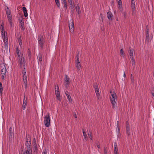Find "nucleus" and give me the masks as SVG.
Wrapping results in <instances>:
<instances>
[{
  "mask_svg": "<svg viewBox=\"0 0 154 154\" xmlns=\"http://www.w3.org/2000/svg\"><path fill=\"white\" fill-rule=\"evenodd\" d=\"M22 55L18 57V59L20 66L22 68L23 67H24L22 70V75L23 77V82L24 84V87L26 89L27 88V80L26 70L25 67L26 66L25 59L23 55Z\"/></svg>",
  "mask_w": 154,
  "mask_h": 154,
  "instance_id": "nucleus-1",
  "label": "nucleus"
},
{
  "mask_svg": "<svg viewBox=\"0 0 154 154\" xmlns=\"http://www.w3.org/2000/svg\"><path fill=\"white\" fill-rule=\"evenodd\" d=\"M128 51L129 55L130 58L131 59V61L132 65L133 67L135 66V61L134 54H135L134 49L132 48L131 47H129L128 50Z\"/></svg>",
  "mask_w": 154,
  "mask_h": 154,
  "instance_id": "nucleus-2",
  "label": "nucleus"
},
{
  "mask_svg": "<svg viewBox=\"0 0 154 154\" xmlns=\"http://www.w3.org/2000/svg\"><path fill=\"white\" fill-rule=\"evenodd\" d=\"M110 93L111 94L112 96V97H110V101L112 104V108H115L117 106L116 101L117 100V98L116 94L115 92H112L111 91L110 92Z\"/></svg>",
  "mask_w": 154,
  "mask_h": 154,
  "instance_id": "nucleus-3",
  "label": "nucleus"
},
{
  "mask_svg": "<svg viewBox=\"0 0 154 154\" xmlns=\"http://www.w3.org/2000/svg\"><path fill=\"white\" fill-rule=\"evenodd\" d=\"M50 120L49 113H48L44 117V123L46 127H49L50 126Z\"/></svg>",
  "mask_w": 154,
  "mask_h": 154,
  "instance_id": "nucleus-4",
  "label": "nucleus"
},
{
  "mask_svg": "<svg viewBox=\"0 0 154 154\" xmlns=\"http://www.w3.org/2000/svg\"><path fill=\"white\" fill-rule=\"evenodd\" d=\"M0 69H1V74H2L3 78L4 76H5L7 72L6 67L3 63L0 65Z\"/></svg>",
  "mask_w": 154,
  "mask_h": 154,
  "instance_id": "nucleus-5",
  "label": "nucleus"
},
{
  "mask_svg": "<svg viewBox=\"0 0 154 154\" xmlns=\"http://www.w3.org/2000/svg\"><path fill=\"white\" fill-rule=\"evenodd\" d=\"M55 92L57 99L59 101H61V98L60 97V92L58 85L55 86Z\"/></svg>",
  "mask_w": 154,
  "mask_h": 154,
  "instance_id": "nucleus-6",
  "label": "nucleus"
},
{
  "mask_svg": "<svg viewBox=\"0 0 154 154\" xmlns=\"http://www.w3.org/2000/svg\"><path fill=\"white\" fill-rule=\"evenodd\" d=\"M131 5L132 9V15L134 16L135 15V6L134 0H131Z\"/></svg>",
  "mask_w": 154,
  "mask_h": 154,
  "instance_id": "nucleus-7",
  "label": "nucleus"
},
{
  "mask_svg": "<svg viewBox=\"0 0 154 154\" xmlns=\"http://www.w3.org/2000/svg\"><path fill=\"white\" fill-rule=\"evenodd\" d=\"M44 39L42 36H39L38 38V43L42 48L44 45Z\"/></svg>",
  "mask_w": 154,
  "mask_h": 154,
  "instance_id": "nucleus-8",
  "label": "nucleus"
},
{
  "mask_svg": "<svg viewBox=\"0 0 154 154\" xmlns=\"http://www.w3.org/2000/svg\"><path fill=\"white\" fill-rule=\"evenodd\" d=\"M69 26L70 32H73L74 29L73 20H71L70 21L69 23Z\"/></svg>",
  "mask_w": 154,
  "mask_h": 154,
  "instance_id": "nucleus-9",
  "label": "nucleus"
},
{
  "mask_svg": "<svg viewBox=\"0 0 154 154\" xmlns=\"http://www.w3.org/2000/svg\"><path fill=\"white\" fill-rule=\"evenodd\" d=\"M5 11L7 15L8 18L10 19L12 17L11 11L8 7L6 6L5 8Z\"/></svg>",
  "mask_w": 154,
  "mask_h": 154,
  "instance_id": "nucleus-10",
  "label": "nucleus"
},
{
  "mask_svg": "<svg viewBox=\"0 0 154 154\" xmlns=\"http://www.w3.org/2000/svg\"><path fill=\"white\" fill-rule=\"evenodd\" d=\"M126 134L128 136L130 135V128L129 127V125L128 122L127 121L126 125Z\"/></svg>",
  "mask_w": 154,
  "mask_h": 154,
  "instance_id": "nucleus-11",
  "label": "nucleus"
},
{
  "mask_svg": "<svg viewBox=\"0 0 154 154\" xmlns=\"http://www.w3.org/2000/svg\"><path fill=\"white\" fill-rule=\"evenodd\" d=\"M27 103V98H25V95L24 96V99L23 100V110H24L26 107V106Z\"/></svg>",
  "mask_w": 154,
  "mask_h": 154,
  "instance_id": "nucleus-12",
  "label": "nucleus"
},
{
  "mask_svg": "<svg viewBox=\"0 0 154 154\" xmlns=\"http://www.w3.org/2000/svg\"><path fill=\"white\" fill-rule=\"evenodd\" d=\"M107 17L109 20H111L113 18V15L110 11H109L107 14Z\"/></svg>",
  "mask_w": 154,
  "mask_h": 154,
  "instance_id": "nucleus-13",
  "label": "nucleus"
},
{
  "mask_svg": "<svg viewBox=\"0 0 154 154\" xmlns=\"http://www.w3.org/2000/svg\"><path fill=\"white\" fill-rule=\"evenodd\" d=\"M65 86L66 87L67 86V85H69V78L68 77L67 75H65Z\"/></svg>",
  "mask_w": 154,
  "mask_h": 154,
  "instance_id": "nucleus-14",
  "label": "nucleus"
},
{
  "mask_svg": "<svg viewBox=\"0 0 154 154\" xmlns=\"http://www.w3.org/2000/svg\"><path fill=\"white\" fill-rule=\"evenodd\" d=\"M117 143L116 142H115L114 143V153L115 154H119L118 150L117 149Z\"/></svg>",
  "mask_w": 154,
  "mask_h": 154,
  "instance_id": "nucleus-15",
  "label": "nucleus"
},
{
  "mask_svg": "<svg viewBox=\"0 0 154 154\" xmlns=\"http://www.w3.org/2000/svg\"><path fill=\"white\" fill-rule=\"evenodd\" d=\"M20 28L23 30H24L25 29L24 22L23 20H21L20 21Z\"/></svg>",
  "mask_w": 154,
  "mask_h": 154,
  "instance_id": "nucleus-16",
  "label": "nucleus"
},
{
  "mask_svg": "<svg viewBox=\"0 0 154 154\" xmlns=\"http://www.w3.org/2000/svg\"><path fill=\"white\" fill-rule=\"evenodd\" d=\"M82 131H83V136L84 137L83 140H85V141H87V140L88 139V136H87L86 133L85 132V131H84V130L83 129H82Z\"/></svg>",
  "mask_w": 154,
  "mask_h": 154,
  "instance_id": "nucleus-17",
  "label": "nucleus"
},
{
  "mask_svg": "<svg viewBox=\"0 0 154 154\" xmlns=\"http://www.w3.org/2000/svg\"><path fill=\"white\" fill-rule=\"evenodd\" d=\"M23 10L24 13V15L25 17H26L28 16V14L26 9V7H24L23 8Z\"/></svg>",
  "mask_w": 154,
  "mask_h": 154,
  "instance_id": "nucleus-18",
  "label": "nucleus"
},
{
  "mask_svg": "<svg viewBox=\"0 0 154 154\" xmlns=\"http://www.w3.org/2000/svg\"><path fill=\"white\" fill-rule=\"evenodd\" d=\"M65 94L67 97L69 101L70 102L72 101V99L71 96L69 94V92L68 91H66L65 92Z\"/></svg>",
  "mask_w": 154,
  "mask_h": 154,
  "instance_id": "nucleus-19",
  "label": "nucleus"
},
{
  "mask_svg": "<svg viewBox=\"0 0 154 154\" xmlns=\"http://www.w3.org/2000/svg\"><path fill=\"white\" fill-rule=\"evenodd\" d=\"M3 39L4 40L5 46H7L8 42L7 37L5 36V37L3 38Z\"/></svg>",
  "mask_w": 154,
  "mask_h": 154,
  "instance_id": "nucleus-20",
  "label": "nucleus"
},
{
  "mask_svg": "<svg viewBox=\"0 0 154 154\" xmlns=\"http://www.w3.org/2000/svg\"><path fill=\"white\" fill-rule=\"evenodd\" d=\"M76 67L78 71H79L81 68V64L80 63V62H77Z\"/></svg>",
  "mask_w": 154,
  "mask_h": 154,
  "instance_id": "nucleus-21",
  "label": "nucleus"
},
{
  "mask_svg": "<svg viewBox=\"0 0 154 154\" xmlns=\"http://www.w3.org/2000/svg\"><path fill=\"white\" fill-rule=\"evenodd\" d=\"M75 9L77 13L79 15L81 13V11L80 9V8L79 6H77L75 7Z\"/></svg>",
  "mask_w": 154,
  "mask_h": 154,
  "instance_id": "nucleus-22",
  "label": "nucleus"
},
{
  "mask_svg": "<svg viewBox=\"0 0 154 154\" xmlns=\"http://www.w3.org/2000/svg\"><path fill=\"white\" fill-rule=\"evenodd\" d=\"M37 58L38 60L40 62H41L42 61V55L41 54L39 53L37 56Z\"/></svg>",
  "mask_w": 154,
  "mask_h": 154,
  "instance_id": "nucleus-23",
  "label": "nucleus"
},
{
  "mask_svg": "<svg viewBox=\"0 0 154 154\" xmlns=\"http://www.w3.org/2000/svg\"><path fill=\"white\" fill-rule=\"evenodd\" d=\"M16 51L17 52V55L18 56V57H20V56H22L23 54L20 53V50L18 49V48H17L16 49Z\"/></svg>",
  "mask_w": 154,
  "mask_h": 154,
  "instance_id": "nucleus-24",
  "label": "nucleus"
},
{
  "mask_svg": "<svg viewBox=\"0 0 154 154\" xmlns=\"http://www.w3.org/2000/svg\"><path fill=\"white\" fill-rule=\"evenodd\" d=\"M25 154H32V149H27L25 152Z\"/></svg>",
  "mask_w": 154,
  "mask_h": 154,
  "instance_id": "nucleus-25",
  "label": "nucleus"
},
{
  "mask_svg": "<svg viewBox=\"0 0 154 154\" xmlns=\"http://www.w3.org/2000/svg\"><path fill=\"white\" fill-rule=\"evenodd\" d=\"M120 55L121 57H125V54L122 49H121L120 50Z\"/></svg>",
  "mask_w": 154,
  "mask_h": 154,
  "instance_id": "nucleus-26",
  "label": "nucleus"
},
{
  "mask_svg": "<svg viewBox=\"0 0 154 154\" xmlns=\"http://www.w3.org/2000/svg\"><path fill=\"white\" fill-rule=\"evenodd\" d=\"M68 2L70 4V6L74 5L73 0H68Z\"/></svg>",
  "mask_w": 154,
  "mask_h": 154,
  "instance_id": "nucleus-27",
  "label": "nucleus"
},
{
  "mask_svg": "<svg viewBox=\"0 0 154 154\" xmlns=\"http://www.w3.org/2000/svg\"><path fill=\"white\" fill-rule=\"evenodd\" d=\"M123 16L124 20H126L127 18V14L125 12H123Z\"/></svg>",
  "mask_w": 154,
  "mask_h": 154,
  "instance_id": "nucleus-28",
  "label": "nucleus"
},
{
  "mask_svg": "<svg viewBox=\"0 0 154 154\" xmlns=\"http://www.w3.org/2000/svg\"><path fill=\"white\" fill-rule=\"evenodd\" d=\"M34 151H37L38 150L37 147V145H36V143H35L34 142Z\"/></svg>",
  "mask_w": 154,
  "mask_h": 154,
  "instance_id": "nucleus-29",
  "label": "nucleus"
},
{
  "mask_svg": "<svg viewBox=\"0 0 154 154\" xmlns=\"http://www.w3.org/2000/svg\"><path fill=\"white\" fill-rule=\"evenodd\" d=\"M88 136L89 137L90 139L91 140H92L93 138V137H92V133L91 131H89V133H88Z\"/></svg>",
  "mask_w": 154,
  "mask_h": 154,
  "instance_id": "nucleus-30",
  "label": "nucleus"
},
{
  "mask_svg": "<svg viewBox=\"0 0 154 154\" xmlns=\"http://www.w3.org/2000/svg\"><path fill=\"white\" fill-rule=\"evenodd\" d=\"M56 5L58 8H60V3L59 0H55Z\"/></svg>",
  "mask_w": 154,
  "mask_h": 154,
  "instance_id": "nucleus-31",
  "label": "nucleus"
},
{
  "mask_svg": "<svg viewBox=\"0 0 154 154\" xmlns=\"http://www.w3.org/2000/svg\"><path fill=\"white\" fill-rule=\"evenodd\" d=\"M8 21H9V23H10V26L11 27H12L13 25V23H12V17L11 18H10V19L8 18Z\"/></svg>",
  "mask_w": 154,
  "mask_h": 154,
  "instance_id": "nucleus-32",
  "label": "nucleus"
},
{
  "mask_svg": "<svg viewBox=\"0 0 154 154\" xmlns=\"http://www.w3.org/2000/svg\"><path fill=\"white\" fill-rule=\"evenodd\" d=\"M26 146L27 147V149H31V143H29L28 145H26Z\"/></svg>",
  "mask_w": 154,
  "mask_h": 154,
  "instance_id": "nucleus-33",
  "label": "nucleus"
},
{
  "mask_svg": "<svg viewBox=\"0 0 154 154\" xmlns=\"http://www.w3.org/2000/svg\"><path fill=\"white\" fill-rule=\"evenodd\" d=\"M13 136V133L12 132H9V137L11 139Z\"/></svg>",
  "mask_w": 154,
  "mask_h": 154,
  "instance_id": "nucleus-34",
  "label": "nucleus"
},
{
  "mask_svg": "<svg viewBox=\"0 0 154 154\" xmlns=\"http://www.w3.org/2000/svg\"><path fill=\"white\" fill-rule=\"evenodd\" d=\"M131 81L133 84H134V77L132 74L131 75Z\"/></svg>",
  "mask_w": 154,
  "mask_h": 154,
  "instance_id": "nucleus-35",
  "label": "nucleus"
},
{
  "mask_svg": "<svg viewBox=\"0 0 154 154\" xmlns=\"http://www.w3.org/2000/svg\"><path fill=\"white\" fill-rule=\"evenodd\" d=\"M95 144L97 146V148L99 149L100 148V143L99 142H96L95 143Z\"/></svg>",
  "mask_w": 154,
  "mask_h": 154,
  "instance_id": "nucleus-36",
  "label": "nucleus"
},
{
  "mask_svg": "<svg viewBox=\"0 0 154 154\" xmlns=\"http://www.w3.org/2000/svg\"><path fill=\"white\" fill-rule=\"evenodd\" d=\"M97 97V99L98 100H100L101 98V97L100 95V94H96Z\"/></svg>",
  "mask_w": 154,
  "mask_h": 154,
  "instance_id": "nucleus-37",
  "label": "nucleus"
},
{
  "mask_svg": "<svg viewBox=\"0 0 154 154\" xmlns=\"http://www.w3.org/2000/svg\"><path fill=\"white\" fill-rule=\"evenodd\" d=\"M3 91V88L2 86V84L0 82V94L1 92H2Z\"/></svg>",
  "mask_w": 154,
  "mask_h": 154,
  "instance_id": "nucleus-38",
  "label": "nucleus"
},
{
  "mask_svg": "<svg viewBox=\"0 0 154 154\" xmlns=\"http://www.w3.org/2000/svg\"><path fill=\"white\" fill-rule=\"evenodd\" d=\"M117 1L118 2V4L119 6V7L120 8V6H121L122 5V1H121V0H119Z\"/></svg>",
  "mask_w": 154,
  "mask_h": 154,
  "instance_id": "nucleus-39",
  "label": "nucleus"
},
{
  "mask_svg": "<svg viewBox=\"0 0 154 154\" xmlns=\"http://www.w3.org/2000/svg\"><path fill=\"white\" fill-rule=\"evenodd\" d=\"M93 87L95 89V90L99 89L98 85H97V84H95L94 85Z\"/></svg>",
  "mask_w": 154,
  "mask_h": 154,
  "instance_id": "nucleus-40",
  "label": "nucleus"
},
{
  "mask_svg": "<svg viewBox=\"0 0 154 154\" xmlns=\"http://www.w3.org/2000/svg\"><path fill=\"white\" fill-rule=\"evenodd\" d=\"M1 28V32H4V27L2 25H1V26L0 27Z\"/></svg>",
  "mask_w": 154,
  "mask_h": 154,
  "instance_id": "nucleus-41",
  "label": "nucleus"
},
{
  "mask_svg": "<svg viewBox=\"0 0 154 154\" xmlns=\"http://www.w3.org/2000/svg\"><path fill=\"white\" fill-rule=\"evenodd\" d=\"M70 7L71 8V11L72 12H73L74 10V5L70 6Z\"/></svg>",
  "mask_w": 154,
  "mask_h": 154,
  "instance_id": "nucleus-42",
  "label": "nucleus"
},
{
  "mask_svg": "<svg viewBox=\"0 0 154 154\" xmlns=\"http://www.w3.org/2000/svg\"><path fill=\"white\" fill-rule=\"evenodd\" d=\"M149 34H148V32L147 33H146V41L148 42V38H149Z\"/></svg>",
  "mask_w": 154,
  "mask_h": 154,
  "instance_id": "nucleus-43",
  "label": "nucleus"
},
{
  "mask_svg": "<svg viewBox=\"0 0 154 154\" xmlns=\"http://www.w3.org/2000/svg\"><path fill=\"white\" fill-rule=\"evenodd\" d=\"M116 131L117 134H119L120 131L119 127L116 128Z\"/></svg>",
  "mask_w": 154,
  "mask_h": 154,
  "instance_id": "nucleus-44",
  "label": "nucleus"
},
{
  "mask_svg": "<svg viewBox=\"0 0 154 154\" xmlns=\"http://www.w3.org/2000/svg\"><path fill=\"white\" fill-rule=\"evenodd\" d=\"M95 91L96 94H100L99 89L97 90H95Z\"/></svg>",
  "mask_w": 154,
  "mask_h": 154,
  "instance_id": "nucleus-45",
  "label": "nucleus"
},
{
  "mask_svg": "<svg viewBox=\"0 0 154 154\" xmlns=\"http://www.w3.org/2000/svg\"><path fill=\"white\" fill-rule=\"evenodd\" d=\"M1 33L2 35V36L3 38L5 37V36H6L5 35V31L4 32H1Z\"/></svg>",
  "mask_w": 154,
  "mask_h": 154,
  "instance_id": "nucleus-46",
  "label": "nucleus"
},
{
  "mask_svg": "<svg viewBox=\"0 0 154 154\" xmlns=\"http://www.w3.org/2000/svg\"><path fill=\"white\" fill-rule=\"evenodd\" d=\"M61 3L62 4H64L67 3L66 0H61Z\"/></svg>",
  "mask_w": 154,
  "mask_h": 154,
  "instance_id": "nucleus-47",
  "label": "nucleus"
},
{
  "mask_svg": "<svg viewBox=\"0 0 154 154\" xmlns=\"http://www.w3.org/2000/svg\"><path fill=\"white\" fill-rule=\"evenodd\" d=\"M63 4H64V7L65 8V9H66L67 8V3Z\"/></svg>",
  "mask_w": 154,
  "mask_h": 154,
  "instance_id": "nucleus-48",
  "label": "nucleus"
},
{
  "mask_svg": "<svg viewBox=\"0 0 154 154\" xmlns=\"http://www.w3.org/2000/svg\"><path fill=\"white\" fill-rule=\"evenodd\" d=\"M151 94L154 97V89L152 88V90L151 91Z\"/></svg>",
  "mask_w": 154,
  "mask_h": 154,
  "instance_id": "nucleus-49",
  "label": "nucleus"
},
{
  "mask_svg": "<svg viewBox=\"0 0 154 154\" xmlns=\"http://www.w3.org/2000/svg\"><path fill=\"white\" fill-rule=\"evenodd\" d=\"M117 128L119 127V122L118 121L117 122V125H116Z\"/></svg>",
  "mask_w": 154,
  "mask_h": 154,
  "instance_id": "nucleus-50",
  "label": "nucleus"
},
{
  "mask_svg": "<svg viewBox=\"0 0 154 154\" xmlns=\"http://www.w3.org/2000/svg\"><path fill=\"white\" fill-rule=\"evenodd\" d=\"M104 154H107V151L106 148L105 147L104 149Z\"/></svg>",
  "mask_w": 154,
  "mask_h": 154,
  "instance_id": "nucleus-51",
  "label": "nucleus"
},
{
  "mask_svg": "<svg viewBox=\"0 0 154 154\" xmlns=\"http://www.w3.org/2000/svg\"><path fill=\"white\" fill-rule=\"evenodd\" d=\"M19 43L20 45L21 46L22 44V42L21 40H19Z\"/></svg>",
  "mask_w": 154,
  "mask_h": 154,
  "instance_id": "nucleus-52",
  "label": "nucleus"
},
{
  "mask_svg": "<svg viewBox=\"0 0 154 154\" xmlns=\"http://www.w3.org/2000/svg\"><path fill=\"white\" fill-rule=\"evenodd\" d=\"M45 151H44L43 152H42V154H47V151H46V150L45 149Z\"/></svg>",
  "mask_w": 154,
  "mask_h": 154,
  "instance_id": "nucleus-53",
  "label": "nucleus"
},
{
  "mask_svg": "<svg viewBox=\"0 0 154 154\" xmlns=\"http://www.w3.org/2000/svg\"><path fill=\"white\" fill-rule=\"evenodd\" d=\"M9 132H12V128L11 127H10L9 128Z\"/></svg>",
  "mask_w": 154,
  "mask_h": 154,
  "instance_id": "nucleus-54",
  "label": "nucleus"
},
{
  "mask_svg": "<svg viewBox=\"0 0 154 154\" xmlns=\"http://www.w3.org/2000/svg\"><path fill=\"white\" fill-rule=\"evenodd\" d=\"M76 57H77V58H78V57L79 58V53H78V54H77Z\"/></svg>",
  "mask_w": 154,
  "mask_h": 154,
  "instance_id": "nucleus-55",
  "label": "nucleus"
},
{
  "mask_svg": "<svg viewBox=\"0 0 154 154\" xmlns=\"http://www.w3.org/2000/svg\"><path fill=\"white\" fill-rule=\"evenodd\" d=\"M77 62H79V58L78 57V58H77Z\"/></svg>",
  "mask_w": 154,
  "mask_h": 154,
  "instance_id": "nucleus-56",
  "label": "nucleus"
},
{
  "mask_svg": "<svg viewBox=\"0 0 154 154\" xmlns=\"http://www.w3.org/2000/svg\"><path fill=\"white\" fill-rule=\"evenodd\" d=\"M123 76L125 78V77H126V75H125V72H124V74L123 75Z\"/></svg>",
  "mask_w": 154,
  "mask_h": 154,
  "instance_id": "nucleus-57",
  "label": "nucleus"
},
{
  "mask_svg": "<svg viewBox=\"0 0 154 154\" xmlns=\"http://www.w3.org/2000/svg\"><path fill=\"white\" fill-rule=\"evenodd\" d=\"M75 118H77V116H76V114H75Z\"/></svg>",
  "mask_w": 154,
  "mask_h": 154,
  "instance_id": "nucleus-58",
  "label": "nucleus"
},
{
  "mask_svg": "<svg viewBox=\"0 0 154 154\" xmlns=\"http://www.w3.org/2000/svg\"><path fill=\"white\" fill-rule=\"evenodd\" d=\"M21 154H25V152H23V153H22Z\"/></svg>",
  "mask_w": 154,
  "mask_h": 154,
  "instance_id": "nucleus-59",
  "label": "nucleus"
},
{
  "mask_svg": "<svg viewBox=\"0 0 154 154\" xmlns=\"http://www.w3.org/2000/svg\"><path fill=\"white\" fill-rule=\"evenodd\" d=\"M2 92H1V94H0V95H2Z\"/></svg>",
  "mask_w": 154,
  "mask_h": 154,
  "instance_id": "nucleus-60",
  "label": "nucleus"
},
{
  "mask_svg": "<svg viewBox=\"0 0 154 154\" xmlns=\"http://www.w3.org/2000/svg\"><path fill=\"white\" fill-rule=\"evenodd\" d=\"M116 20H117V21H118V19H116Z\"/></svg>",
  "mask_w": 154,
  "mask_h": 154,
  "instance_id": "nucleus-61",
  "label": "nucleus"
},
{
  "mask_svg": "<svg viewBox=\"0 0 154 154\" xmlns=\"http://www.w3.org/2000/svg\"><path fill=\"white\" fill-rule=\"evenodd\" d=\"M26 142H27V143H28V141H26Z\"/></svg>",
  "mask_w": 154,
  "mask_h": 154,
  "instance_id": "nucleus-62",
  "label": "nucleus"
},
{
  "mask_svg": "<svg viewBox=\"0 0 154 154\" xmlns=\"http://www.w3.org/2000/svg\"><path fill=\"white\" fill-rule=\"evenodd\" d=\"M100 15H102V14H100Z\"/></svg>",
  "mask_w": 154,
  "mask_h": 154,
  "instance_id": "nucleus-63",
  "label": "nucleus"
}]
</instances>
